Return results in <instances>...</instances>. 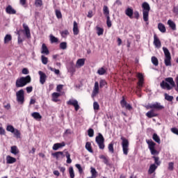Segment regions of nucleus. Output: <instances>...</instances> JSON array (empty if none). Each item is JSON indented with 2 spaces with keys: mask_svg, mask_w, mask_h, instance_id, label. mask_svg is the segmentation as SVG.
I'll return each mask as SVG.
<instances>
[{
  "mask_svg": "<svg viewBox=\"0 0 178 178\" xmlns=\"http://www.w3.org/2000/svg\"><path fill=\"white\" fill-rule=\"evenodd\" d=\"M104 86H106V81L105 80H100L99 81V87L100 88H102Z\"/></svg>",
  "mask_w": 178,
  "mask_h": 178,
  "instance_id": "13d9d810",
  "label": "nucleus"
},
{
  "mask_svg": "<svg viewBox=\"0 0 178 178\" xmlns=\"http://www.w3.org/2000/svg\"><path fill=\"white\" fill-rule=\"evenodd\" d=\"M121 140L122 141V146L123 154L127 155V154H129V140L123 136L121 137Z\"/></svg>",
  "mask_w": 178,
  "mask_h": 178,
  "instance_id": "6e6552de",
  "label": "nucleus"
},
{
  "mask_svg": "<svg viewBox=\"0 0 178 178\" xmlns=\"http://www.w3.org/2000/svg\"><path fill=\"white\" fill-rule=\"evenodd\" d=\"M54 158H56V159H59V158H65V154H63V152H56L55 153L52 154Z\"/></svg>",
  "mask_w": 178,
  "mask_h": 178,
  "instance_id": "aec40b11",
  "label": "nucleus"
},
{
  "mask_svg": "<svg viewBox=\"0 0 178 178\" xmlns=\"http://www.w3.org/2000/svg\"><path fill=\"white\" fill-rule=\"evenodd\" d=\"M6 130H7V131L13 133V132H15V127H13V126H12V125H8V126H7Z\"/></svg>",
  "mask_w": 178,
  "mask_h": 178,
  "instance_id": "8fccbe9b",
  "label": "nucleus"
},
{
  "mask_svg": "<svg viewBox=\"0 0 178 178\" xmlns=\"http://www.w3.org/2000/svg\"><path fill=\"white\" fill-rule=\"evenodd\" d=\"M158 29L161 33H166V27H165V25L162 23H159L158 24Z\"/></svg>",
  "mask_w": 178,
  "mask_h": 178,
  "instance_id": "b1692460",
  "label": "nucleus"
},
{
  "mask_svg": "<svg viewBox=\"0 0 178 178\" xmlns=\"http://www.w3.org/2000/svg\"><path fill=\"white\" fill-rule=\"evenodd\" d=\"M69 31L67 30L63 31L61 32L62 37L65 38L66 35H68Z\"/></svg>",
  "mask_w": 178,
  "mask_h": 178,
  "instance_id": "680f3d73",
  "label": "nucleus"
},
{
  "mask_svg": "<svg viewBox=\"0 0 178 178\" xmlns=\"http://www.w3.org/2000/svg\"><path fill=\"white\" fill-rule=\"evenodd\" d=\"M41 60L43 65H47V63H48V58L45 57L44 56H41Z\"/></svg>",
  "mask_w": 178,
  "mask_h": 178,
  "instance_id": "49530a36",
  "label": "nucleus"
},
{
  "mask_svg": "<svg viewBox=\"0 0 178 178\" xmlns=\"http://www.w3.org/2000/svg\"><path fill=\"white\" fill-rule=\"evenodd\" d=\"M143 8V20L144 22H148L149 15V10H151V7L149 6V4L147 2H144L142 4Z\"/></svg>",
  "mask_w": 178,
  "mask_h": 178,
  "instance_id": "7ed1b4c3",
  "label": "nucleus"
},
{
  "mask_svg": "<svg viewBox=\"0 0 178 178\" xmlns=\"http://www.w3.org/2000/svg\"><path fill=\"white\" fill-rule=\"evenodd\" d=\"M75 166L78 169L80 175H81V173H83V168H81V165L80 164H76Z\"/></svg>",
  "mask_w": 178,
  "mask_h": 178,
  "instance_id": "4d7b16f0",
  "label": "nucleus"
},
{
  "mask_svg": "<svg viewBox=\"0 0 178 178\" xmlns=\"http://www.w3.org/2000/svg\"><path fill=\"white\" fill-rule=\"evenodd\" d=\"M60 95V93H58V92L52 93V95H51L52 101H54V102H58V98H59Z\"/></svg>",
  "mask_w": 178,
  "mask_h": 178,
  "instance_id": "cd10ccee",
  "label": "nucleus"
},
{
  "mask_svg": "<svg viewBox=\"0 0 178 178\" xmlns=\"http://www.w3.org/2000/svg\"><path fill=\"white\" fill-rule=\"evenodd\" d=\"M63 88V85H58L56 87V91H58V92H60L61 90Z\"/></svg>",
  "mask_w": 178,
  "mask_h": 178,
  "instance_id": "0e129e2a",
  "label": "nucleus"
},
{
  "mask_svg": "<svg viewBox=\"0 0 178 178\" xmlns=\"http://www.w3.org/2000/svg\"><path fill=\"white\" fill-rule=\"evenodd\" d=\"M38 74L40 75V83L44 84L47 81V74L42 71H39Z\"/></svg>",
  "mask_w": 178,
  "mask_h": 178,
  "instance_id": "9b49d317",
  "label": "nucleus"
},
{
  "mask_svg": "<svg viewBox=\"0 0 178 178\" xmlns=\"http://www.w3.org/2000/svg\"><path fill=\"white\" fill-rule=\"evenodd\" d=\"M114 5H117L118 6H121L122 1H120V0H116Z\"/></svg>",
  "mask_w": 178,
  "mask_h": 178,
  "instance_id": "338daca9",
  "label": "nucleus"
},
{
  "mask_svg": "<svg viewBox=\"0 0 178 178\" xmlns=\"http://www.w3.org/2000/svg\"><path fill=\"white\" fill-rule=\"evenodd\" d=\"M60 48L61 49H66L67 48V43L66 42H63L60 44Z\"/></svg>",
  "mask_w": 178,
  "mask_h": 178,
  "instance_id": "09e8293b",
  "label": "nucleus"
},
{
  "mask_svg": "<svg viewBox=\"0 0 178 178\" xmlns=\"http://www.w3.org/2000/svg\"><path fill=\"white\" fill-rule=\"evenodd\" d=\"M13 134L16 136L17 138H20V131L17 129H14Z\"/></svg>",
  "mask_w": 178,
  "mask_h": 178,
  "instance_id": "bf43d9fd",
  "label": "nucleus"
},
{
  "mask_svg": "<svg viewBox=\"0 0 178 178\" xmlns=\"http://www.w3.org/2000/svg\"><path fill=\"white\" fill-rule=\"evenodd\" d=\"M175 163L173 162H170L168 163V170H173Z\"/></svg>",
  "mask_w": 178,
  "mask_h": 178,
  "instance_id": "052dcab7",
  "label": "nucleus"
},
{
  "mask_svg": "<svg viewBox=\"0 0 178 178\" xmlns=\"http://www.w3.org/2000/svg\"><path fill=\"white\" fill-rule=\"evenodd\" d=\"M163 51L165 55L164 63L165 66H172V56H170L169 49L166 47H163Z\"/></svg>",
  "mask_w": 178,
  "mask_h": 178,
  "instance_id": "20e7f679",
  "label": "nucleus"
},
{
  "mask_svg": "<svg viewBox=\"0 0 178 178\" xmlns=\"http://www.w3.org/2000/svg\"><path fill=\"white\" fill-rule=\"evenodd\" d=\"M86 62V60L84 58H79L76 61V66L79 67H81V66H84V63Z\"/></svg>",
  "mask_w": 178,
  "mask_h": 178,
  "instance_id": "a878e982",
  "label": "nucleus"
},
{
  "mask_svg": "<svg viewBox=\"0 0 178 178\" xmlns=\"http://www.w3.org/2000/svg\"><path fill=\"white\" fill-rule=\"evenodd\" d=\"M93 108L95 111H98L99 109V104H98V102H95L93 103Z\"/></svg>",
  "mask_w": 178,
  "mask_h": 178,
  "instance_id": "6e6d98bb",
  "label": "nucleus"
},
{
  "mask_svg": "<svg viewBox=\"0 0 178 178\" xmlns=\"http://www.w3.org/2000/svg\"><path fill=\"white\" fill-rule=\"evenodd\" d=\"M171 131L174 133V134H177V136H178V129L177 128H172Z\"/></svg>",
  "mask_w": 178,
  "mask_h": 178,
  "instance_id": "69168bd1",
  "label": "nucleus"
},
{
  "mask_svg": "<svg viewBox=\"0 0 178 178\" xmlns=\"http://www.w3.org/2000/svg\"><path fill=\"white\" fill-rule=\"evenodd\" d=\"M157 168H158V166H156L155 164H152L149 166V168L148 170L149 175H152V173H154V172H155V170H156Z\"/></svg>",
  "mask_w": 178,
  "mask_h": 178,
  "instance_id": "5701e85b",
  "label": "nucleus"
},
{
  "mask_svg": "<svg viewBox=\"0 0 178 178\" xmlns=\"http://www.w3.org/2000/svg\"><path fill=\"white\" fill-rule=\"evenodd\" d=\"M152 63H153V65L154 66H158V65H159V62L158 61V58H156V57H155V56L152 57Z\"/></svg>",
  "mask_w": 178,
  "mask_h": 178,
  "instance_id": "58836bf2",
  "label": "nucleus"
},
{
  "mask_svg": "<svg viewBox=\"0 0 178 178\" xmlns=\"http://www.w3.org/2000/svg\"><path fill=\"white\" fill-rule=\"evenodd\" d=\"M166 81V82H165ZM165 81H162L160 86L161 88H166L167 90H172L173 87H176V83H175V81L173 80V78L168 77L165 79Z\"/></svg>",
  "mask_w": 178,
  "mask_h": 178,
  "instance_id": "f03ea898",
  "label": "nucleus"
},
{
  "mask_svg": "<svg viewBox=\"0 0 178 178\" xmlns=\"http://www.w3.org/2000/svg\"><path fill=\"white\" fill-rule=\"evenodd\" d=\"M41 54H43L44 55H49V50L48 49V47H47V45L44 43L42 44Z\"/></svg>",
  "mask_w": 178,
  "mask_h": 178,
  "instance_id": "6ab92c4d",
  "label": "nucleus"
},
{
  "mask_svg": "<svg viewBox=\"0 0 178 178\" xmlns=\"http://www.w3.org/2000/svg\"><path fill=\"white\" fill-rule=\"evenodd\" d=\"M56 16L57 19H62V13H60V10H56Z\"/></svg>",
  "mask_w": 178,
  "mask_h": 178,
  "instance_id": "603ef678",
  "label": "nucleus"
},
{
  "mask_svg": "<svg viewBox=\"0 0 178 178\" xmlns=\"http://www.w3.org/2000/svg\"><path fill=\"white\" fill-rule=\"evenodd\" d=\"M65 156L67 158V163H72V159H70V154L67 152H65Z\"/></svg>",
  "mask_w": 178,
  "mask_h": 178,
  "instance_id": "a18cd8bd",
  "label": "nucleus"
},
{
  "mask_svg": "<svg viewBox=\"0 0 178 178\" xmlns=\"http://www.w3.org/2000/svg\"><path fill=\"white\" fill-rule=\"evenodd\" d=\"M146 116L149 118H155V116H156V114L154 113V110H151L146 113Z\"/></svg>",
  "mask_w": 178,
  "mask_h": 178,
  "instance_id": "c756f323",
  "label": "nucleus"
},
{
  "mask_svg": "<svg viewBox=\"0 0 178 178\" xmlns=\"http://www.w3.org/2000/svg\"><path fill=\"white\" fill-rule=\"evenodd\" d=\"M88 136H89L90 137H94V129H89L88 130Z\"/></svg>",
  "mask_w": 178,
  "mask_h": 178,
  "instance_id": "864d4df0",
  "label": "nucleus"
},
{
  "mask_svg": "<svg viewBox=\"0 0 178 178\" xmlns=\"http://www.w3.org/2000/svg\"><path fill=\"white\" fill-rule=\"evenodd\" d=\"M146 143L152 155H158V154H159V152L155 149V146L156 145V143L152 141V140H146Z\"/></svg>",
  "mask_w": 178,
  "mask_h": 178,
  "instance_id": "39448f33",
  "label": "nucleus"
},
{
  "mask_svg": "<svg viewBox=\"0 0 178 178\" xmlns=\"http://www.w3.org/2000/svg\"><path fill=\"white\" fill-rule=\"evenodd\" d=\"M73 33L74 35H77V34L79 33V26L77 25V22L76 21L74 22Z\"/></svg>",
  "mask_w": 178,
  "mask_h": 178,
  "instance_id": "4be33fe9",
  "label": "nucleus"
},
{
  "mask_svg": "<svg viewBox=\"0 0 178 178\" xmlns=\"http://www.w3.org/2000/svg\"><path fill=\"white\" fill-rule=\"evenodd\" d=\"M90 172H91V174H92V177H93V178L97 177V170H95V168L92 167Z\"/></svg>",
  "mask_w": 178,
  "mask_h": 178,
  "instance_id": "37998d69",
  "label": "nucleus"
},
{
  "mask_svg": "<svg viewBox=\"0 0 178 178\" xmlns=\"http://www.w3.org/2000/svg\"><path fill=\"white\" fill-rule=\"evenodd\" d=\"M99 159L103 160V162L105 163V165H109V161L104 155H100Z\"/></svg>",
  "mask_w": 178,
  "mask_h": 178,
  "instance_id": "c9c22d12",
  "label": "nucleus"
},
{
  "mask_svg": "<svg viewBox=\"0 0 178 178\" xmlns=\"http://www.w3.org/2000/svg\"><path fill=\"white\" fill-rule=\"evenodd\" d=\"M173 12L175 13V15H178V6L174 7Z\"/></svg>",
  "mask_w": 178,
  "mask_h": 178,
  "instance_id": "774afa93",
  "label": "nucleus"
},
{
  "mask_svg": "<svg viewBox=\"0 0 178 178\" xmlns=\"http://www.w3.org/2000/svg\"><path fill=\"white\" fill-rule=\"evenodd\" d=\"M133 9L128 8L126 9L125 10V15H127V16H128V17H129L130 19H133Z\"/></svg>",
  "mask_w": 178,
  "mask_h": 178,
  "instance_id": "412c9836",
  "label": "nucleus"
},
{
  "mask_svg": "<svg viewBox=\"0 0 178 178\" xmlns=\"http://www.w3.org/2000/svg\"><path fill=\"white\" fill-rule=\"evenodd\" d=\"M95 141L97 144L99 145V149H104L105 148V138L102 136V134H99L95 138Z\"/></svg>",
  "mask_w": 178,
  "mask_h": 178,
  "instance_id": "423d86ee",
  "label": "nucleus"
},
{
  "mask_svg": "<svg viewBox=\"0 0 178 178\" xmlns=\"http://www.w3.org/2000/svg\"><path fill=\"white\" fill-rule=\"evenodd\" d=\"M108 151L111 152V154H113L115 152V150L113 149V143H110L108 145Z\"/></svg>",
  "mask_w": 178,
  "mask_h": 178,
  "instance_id": "de8ad7c7",
  "label": "nucleus"
},
{
  "mask_svg": "<svg viewBox=\"0 0 178 178\" xmlns=\"http://www.w3.org/2000/svg\"><path fill=\"white\" fill-rule=\"evenodd\" d=\"M98 74H100V76H102L103 74H105L106 73V70L104 67H102L97 70Z\"/></svg>",
  "mask_w": 178,
  "mask_h": 178,
  "instance_id": "c03bdc74",
  "label": "nucleus"
},
{
  "mask_svg": "<svg viewBox=\"0 0 178 178\" xmlns=\"http://www.w3.org/2000/svg\"><path fill=\"white\" fill-rule=\"evenodd\" d=\"M99 91V83L98 82H95L94 89L92 93V97H95V95L98 94Z\"/></svg>",
  "mask_w": 178,
  "mask_h": 178,
  "instance_id": "4468645a",
  "label": "nucleus"
},
{
  "mask_svg": "<svg viewBox=\"0 0 178 178\" xmlns=\"http://www.w3.org/2000/svg\"><path fill=\"white\" fill-rule=\"evenodd\" d=\"M86 149H87V151H88L89 152L92 153V148L91 147V143L90 142H87L86 143Z\"/></svg>",
  "mask_w": 178,
  "mask_h": 178,
  "instance_id": "72a5a7b5",
  "label": "nucleus"
},
{
  "mask_svg": "<svg viewBox=\"0 0 178 178\" xmlns=\"http://www.w3.org/2000/svg\"><path fill=\"white\" fill-rule=\"evenodd\" d=\"M29 83H31V76H30V75L22 76L16 80L15 87H17V88H22L27 86V84H29Z\"/></svg>",
  "mask_w": 178,
  "mask_h": 178,
  "instance_id": "f257e3e1",
  "label": "nucleus"
},
{
  "mask_svg": "<svg viewBox=\"0 0 178 178\" xmlns=\"http://www.w3.org/2000/svg\"><path fill=\"white\" fill-rule=\"evenodd\" d=\"M66 145V143L65 142H63L61 143H56L53 145V149L54 151H58V148H62V147H65Z\"/></svg>",
  "mask_w": 178,
  "mask_h": 178,
  "instance_id": "a211bd4d",
  "label": "nucleus"
},
{
  "mask_svg": "<svg viewBox=\"0 0 178 178\" xmlns=\"http://www.w3.org/2000/svg\"><path fill=\"white\" fill-rule=\"evenodd\" d=\"M6 162L7 163H15V162H16V159L10 156H7Z\"/></svg>",
  "mask_w": 178,
  "mask_h": 178,
  "instance_id": "c85d7f7f",
  "label": "nucleus"
},
{
  "mask_svg": "<svg viewBox=\"0 0 178 178\" xmlns=\"http://www.w3.org/2000/svg\"><path fill=\"white\" fill-rule=\"evenodd\" d=\"M10 152L14 155H17V154H19V149H17V147L12 146Z\"/></svg>",
  "mask_w": 178,
  "mask_h": 178,
  "instance_id": "2f4dec72",
  "label": "nucleus"
},
{
  "mask_svg": "<svg viewBox=\"0 0 178 178\" xmlns=\"http://www.w3.org/2000/svg\"><path fill=\"white\" fill-rule=\"evenodd\" d=\"M67 105H72L74 107L75 111H77L80 109V106L79 105V102L76 99H70L67 102Z\"/></svg>",
  "mask_w": 178,
  "mask_h": 178,
  "instance_id": "9d476101",
  "label": "nucleus"
},
{
  "mask_svg": "<svg viewBox=\"0 0 178 178\" xmlns=\"http://www.w3.org/2000/svg\"><path fill=\"white\" fill-rule=\"evenodd\" d=\"M9 41H12V35L7 34L4 38V44H8Z\"/></svg>",
  "mask_w": 178,
  "mask_h": 178,
  "instance_id": "473e14b6",
  "label": "nucleus"
},
{
  "mask_svg": "<svg viewBox=\"0 0 178 178\" xmlns=\"http://www.w3.org/2000/svg\"><path fill=\"white\" fill-rule=\"evenodd\" d=\"M103 12H104V15H105L106 16V17H108V16H109V8H108V6H104Z\"/></svg>",
  "mask_w": 178,
  "mask_h": 178,
  "instance_id": "4c0bfd02",
  "label": "nucleus"
},
{
  "mask_svg": "<svg viewBox=\"0 0 178 178\" xmlns=\"http://www.w3.org/2000/svg\"><path fill=\"white\" fill-rule=\"evenodd\" d=\"M32 118H35L36 120L42 119V116L38 112H34L31 114Z\"/></svg>",
  "mask_w": 178,
  "mask_h": 178,
  "instance_id": "393cba45",
  "label": "nucleus"
},
{
  "mask_svg": "<svg viewBox=\"0 0 178 178\" xmlns=\"http://www.w3.org/2000/svg\"><path fill=\"white\" fill-rule=\"evenodd\" d=\"M147 109H156V111H161L163 109V106L161 105V103L149 104L146 106Z\"/></svg>",
  "mask_w": 178,
  "mask_h": 178,
  "instance_id": "1a4fd4ad",
  "label": "nucleus"
},
{
  "mask_svg": "<svg viewBox=\"0 0 178 178\" xmlns=\"http://www.w3.org/2000/svg\"><path fill=\"white\" fill-rule=\"evenodd\" d=\"M106 19H107L106 24L108 27H112V22L111 21V17L109 16H107Z\"/></svg>",
  "mask_w": 178,
  "mask_h": 178,
  "instance_id": "5fc2aeb1",
  "label": "nucleus"
},
{
  "mask_svg": "<svg viewBox=\"0 0 178 178\" xmlns=\"http://www.w3.org/2000/svg\"><path fill=\"white\" fill-rule=\"evenodd\" d=\"M35 5L36 8H41L42 6V0H35Z\"/></svg>",
  "mask_w": 178,
  "mask_h": 178,
  "instance_id": "a19ab883",
  "label": "nucleus"
},
{
  "mask_svg": "<svg viewBox=\"0 0 178 178\" xmlns=\"http://www.w3.org/2000/svg\"><path fill=\"white\" fill-rule=\"evenodd\" d=\"M17 102L20 105H23L24 104V90L21 89L16 92Z\"/></svg>",
  "mask_w": 178,
  "mask_h": 178,
  "instance_id": "0eeeda50",
  "label": "nucleus"
},
{
  "mask_svg": "<svg viewBox=\"0 0 178 178\" xmlns=\"http://www.w3.org/2000/svg\"><path fill=\"white\" fill-rule=\"evenodd\" d=\"M96 30L97 31V35H102V34H104V29L97 26Z\"/></svg>",
  "mask_w": 178,
  "mask_h": 178,
  "instance_id": "ea45409f",
  "label": "nucleus"
},
{
  "mask_svg": "<svg viewBox=\"0 0 178 178\" xmlns=\"http://www.w3.org/2000/svg\"><path fill=\"white\" fill-rule=\"evenodd\" d=\"M154 45L156 48H161L162 47V44L161 43V40H159V38H158V36L156 35H154Z\"/></svg>",
  "mask_w": 178,
  "mask_h": 178,
  "instance_id": "f8f14e48",
  "label": "nucleus"
},
{
  "mask_svg": "<svg viewBox=\"0 0 178 178\" xmlns=\"http://www.w3.org/2000/svg\"><path fill=\"white\" fill-rule=\"evenodd\" d=\"M6 12L8 15H16V10H15L12 6H8L6 8Z\"/></svg>",
  "mask_w": 178,
  "mask_h": 178,
  "instance_id": "dca6fc26",
  "label": "nucleus"
},
{
  "mask_svg": "<svg viewBox=\"0 0 178 178\" xmlns=\"http://www.w3.org/2000/svg\"><path fill=\"white\" fill-rule=\"evenodd\" d=\"M153 159H154V163L157 166H159L161 165V161H159V157L158 156H153Z\"/></svg>",
  "mask_w": 178,
  "mask_h": 178,
  "instance_id": "3c124183",
  "label": "nucleus"
},
{
  "mask_svg": "<svg viewBox=\"0 0 178 178\" xmlns=\"http://www.w3.org/2000/svg\"><path fill=\"white\" fill-rule=\"evenodd\" d=\"M69 173L70 178H74V170H73V167H70Z\"/></svg>",
  "mask_w": 178,
  "mask_h": 178,
  "instance_id": "79ce46f5",
  "label": "nucleus"
},
{
  "mask_svg": "<svg viewBox=\"0 0 178 178\" xmlns=\"http://www.w3.org/2000/svg\"><path fill=\"white\" fill-rule=\"evenodd\" d=\"M165 99L168 101L169 102H172L173 101V96L169 95L168 93L164 94Z\"/></svg>",
  "mask_w": 178,
  "mask_h": 178,
  "instance_id": "f704fd0d",
  "label": "nucleus"
},
{
  "mask_svg": "<svg viewBox=\"0 0 178 178\" xmlns=\"http://www.w3.org/2000/svg\"><path fill=\"white\" fill-rule=\"evenodd\" d=\"M168 24L170 27V29H172V30H176V24H175V22L172 21V19H169L168 21Z\"/></svg>",
  "mask_w": 178,
  "mask_h": 178,
  "instance_id": "bb28decb",
  "label": "nucleus"
},
{
  "mask_svg": "<svg viewBox=\"0 0 178 178\" xmlns=\"http://www.w3.org/2000/svg\"><path fill=\"white\" fill-rule=\"evenodd\" d=\"M26 92L30 94L33 91V86H28L26 88Z\"/></svg>",
  "mask_w": 178,
  "mask_h": 178,
  "instance_id": "e2e57ef3",
  "label": "nucleus"
},
{
  "mask_svg": "<svg viewBox=\"0 0 178 178\" xmlns=\"http://www.w3.org/2000/svg\"><path fill=\"white\" fill-rule=\"evenodd\" d=\"M120 104L122 108H126L128 111H131V109H133L131 105H130V104H127V102H126L124 99L121 100Z\"/></svg>",
  "mask_w": 178,
  "mask_h": 178,
  "instance_id": "ddd939ff",
  "label": "nucleus"
},
{
  "mask_svg": "<svg viewBox=\"0 0 178 178\" xmlns=\"http://www.w3.org/2000/svg\"><path fill=\"white\" fill-rule=\"evenodd\" d=\"M137 77L139 80L138 82V87H143V83H144V76L142 75V74L138 73Z\"/></svg>",
  "mask_w": 178,
  "mask_h": 178,
  "instance_id": "f3484780",
  "label": "nucleus"
},
{
  "mask_svg": "<svg viewBox=\"0 0 178 178\" xmlns=\"http://www.w3.org/2000/svg\"><path fill=\"white\" fill-rule=\"evenodd\" d=\"M24 30L27 38H31V34L30 33V28L26 24H23Z\"/></svg>",
  "mask_w": 178,
  "mask_h": 178,
  "instance_id": "2eb2a0df",
  "label": "nucleus"
},
{
  "mask_svg": "<svg viewBox=\"0 0 178 178\" xmlns=\"http://www.w3.org/2000/svg\"><path fill=\"white\" fill-rule=\"evenodd\" d=\"M49 38H50V41H51V44L58 42L59 41V40L57 38H56L55 36H54V35H50Z\"/></svg>",
  "mask_w": 178,
  "mask_h": 178,
  "instance_id": "e433bc0d",
  "label": "nucleus"
},
{
  "mask_svg": "<svg viewBox=\"0 0 178 178\" xmlns=\"http://www.w3.org/2000/svg\"><path fill=\"white\" fill-rule=\"evenodd\" d=\"M152 138L154 141L157 143V144H161V138H159V136H158V134H154Z\"/></svg>",
  "mask_w": 178,
  "mask_h": 178,
  "instance_id": "7c9ffc66",
  "label": "nucleus"
}]
</instances>
